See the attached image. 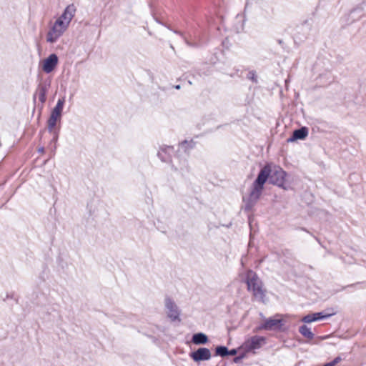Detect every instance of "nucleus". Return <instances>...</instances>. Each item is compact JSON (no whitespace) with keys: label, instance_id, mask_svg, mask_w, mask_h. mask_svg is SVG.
Listing matches in <instances>:
<instances>
[{"label":"nucleus","instance_id":"obj_20","mask_svg":"<svg viewBox=\"0 0 366 366\" xmlns=\"http://www.w3.org/2000/svg\"><path fill=\"white\" fill-rule=\"evenodd\" d=\"M172 147H165L164 148H162L161 150L158 152L159 157L163 162L167 161V159L164 157V154H166L168 151L172 150Z\"/></svg>","mask_w":366,"mask_h":366},{"label":"nucleus","instance_id":"obj_2","mask_svg":"<svg viewBox=\"0 0 366 366\" xmlns=\"http://www.w3.org/2000/svg\"><path fill=\"white\" fill-rule=\"evenodd\" d=\"M246 283L247 290L252 292L254 297L263 302L265 297V291L262 287V281L254 272L249 270L247 272Z\"/></svg>","mask_w":366,"mask_h":366},{"label":"nucleus","instance_id":"obj_17","mask_svg":"<svg viewBox=\"0 0 366 366\" xmlns=\"http://www.w3.org/2000/svg\"><path fill=\"white\" fill-rule=\"evenodd\" d=\"M195 143L193 140H184L179 144L180 148L184 152H187L191 149L194 148Z\"/></svg>","mask_w":366,"mask_h":366},{"label":"nucleus","instance_id":"obj_3","mask_svg":"<svg viewBox=\"0 0 366 366\" xmlns=\"http://www.w3.org/2000/svg\"><path fill=\"white\" fill-rule=\"evenodd\" d=\"M68 26L60 20H56L52 27L46 35V41L51 44L55 43L67 29Z\"/></svg>","mask_w":366,"mask_h":366},{"label":"nucleus","instance_id":"obj_18","mask_svg":"<svg viewBox=\"0 0 366 366\" xmlns=\"http://www.w3.org/2000/svg\"><path fill=\"white\" fill-rule=\"evenodd\" d=\"M362 15H363V13H362V9L356 8L350 11V13L349 14V17L350 18V19L352 21H356V20L359 19L360 18H361V16Z\"/></svg>","mask_w":366,"mask_h":366},{"label":"nucleus","instance_id":"obj_11","mask_svg":"<svg viewBox=\"0 0 366 366\" xmlns=\"http://www.w3.org/2000/svg\"><path fill=\"white\" fill-rule=\"evenodd\" d=\"M308 135V129L302 127L293 132L292 135L287 139V142H293L297 139H304Z\"/></svg>","mask_w":366,"mask_h":366},{"label":"nucleus","instance_id":"obj_7","mask_svg":"<svg viewBox=\"0 0 366 366\" xmlns=\"http://www.w3.org/2000/svg\"><path fill=\"white\" fill-rule=\"evenodd\" d=\"M282 325V320L280 319L268 318L264 322L259 326L258 330H272L280 328Z\"/></svg>","mask_w":366,"mask_h":366},{"label":"nucleus","instance_id":"obj_24","mask_svg":"<svg viewBox=\"0 0 366 366\" xmlns=\"http://www.w3.org/2000/svg\"><path fill=\"white\" fill-rule=\"evenodd\" d=\"M236 354H237L236 349H232V350H229L228 355H235Z\"/></svg>","mask_w":366,"mask_h":366},{"label":"nucleus","instance_id":"obj_30","mask_svg":"<svg viewBox=\"0 0 366 366\" xmlns=\"http://www.w3.org/2000/svg\"><path fill=\"white\" fill-rule=\"evenodd\" d=\"M175 89H180V85H176V86H175Z\"/></svg>","mask_w":366,"mask_h":366},{"label":"nucleus","instance_id":"obj_23","mask_svg":"<svg viewBox=\"0 0 366 366\" xmlns=\"http://www.w3.org/2000/svg\"><path fill=\"white\" fill-rule=\"evenodd\" d=\"M187 167V162L186 160H184L181 165L179 166V167H176V169H180V170H182L184 168H186Z\"/></svg>","mask_w":366,"mask_h":366},{"label":"nucleus","instance_id":"obj_8","mask_svg":"<svg viewBox=\"0 0 366 366\" xmlns=\"http://www.w3.org/2000/svg\"><path fill=\"white\" fill-rule=\"evenodd\" d=\"M58 64V57L55 54H50L44 59L43 64V70L49 74L51 72Z\"/></svg>","mask_w":366,"mask_h":366},{"label":"nucleus","instance_id":"obj_21","mask_svg":"<svg viewBox=\"0 0 366 366\" xmlns=\"http://www.w3.org/2000/svg\"><path fill=\"white\" fill-rule=\"evenodd\" d=\"M247 78L249 80H251L252 82L257 84V76L255 71H249L247 75Z\"/></svg>","mask_w":366,"mask_h":366},{"label":"nucleus","instance_id":"obj_28","mask_svg":"<svg viewBox=\"0 0 366 366\" xmlns=\"http://www.w3.org/2000/svg\"><path fill=\"white\" fill-rule=\"evenodd\" d=\"M57 138H58V135H57V134H55L54 137V141H56Z\"/></svg>","mask_w":366,"mask_h":366},{"label":"nucleus","instance_id":"obj_22","mask_svg":"<svg viewBox=\"0 0 366 366\" xmlns=\"http://www.w3.org/2000/svg\"><path fill=\"white\" fill-rule=\"evenodd\" d=\"M342 357L338 356V357H335L332 361H331V362L335 366L337 364H338L339 362H340L342 361Z\"/></svg>","mask_w":366,"mask_h":366},{"label":"nucleus","instance_id":"obj_9","mask_svg":"<svg viewBox=\"0 0 366 366\" xmlns=\"http://www.w3.org/2000/svg\"><path fill=\"white\" fill-rule=\"evenodd\" d=\"M51 86V82L49 81H44L42 83H40L38 85L37 91L39 95V100L41 102V104H44L46 100V94L49 91V88Z\"/></svg>","mask_w":366,"mask_h":366},{"label":"nucleus","instance_id":"obj_19","mask_svg":"<svg viewBox=\"0 0 366 366\" xmlns=\"http://www.w3.org/2000/svg\"><path fill=\"white\" fill-rule=\"evenodd\" d=\"M229 350L225 346H217L215 349V355L221 357L227 356Z\"/></svg>","mask_w":366,"mask_h":366},{"label":"nucleus","instance_id":"obj_16","mask_svg":"<svg viewBox=\"0 0 366 366\" xmlns=\"http://www.w3.org/2000/svg\"><path fill=\"white\" fill-rule=\"evenodd\" d=\"M65 103V97L59 98L57 101L56 106L52 109V112L61 115L64 105Z\"/></svg>","mask_w":366,"mask_h":366},{"label":"nucleus","instance_id":"obj_29","mask_svg":"<svg viewBox=\"0 0 366 366\" xmlns=\"http://www.w3.org/2000/svg\"><path fill=\"white\" fill-rule=\"evenodd\" d=\"M39 152H44V147H41L39 149Z\"/></svg>","mask_w":366,"mask_h":366},{"label":"nucleus","instance_id":"obj_27","mask_svg":"<svg viewBox=\"0 0 366 366\" xmlns=\"http://www.w3.org/2000/svg\"><path fill=\"white\" fill-rule=\"evenodd\" d=\"M323 366H334L331 362H327Z\"/></svg>","mask_w":366,"mask_h":366},{"label":"nucleus","instance_id":"obj_15","mask_svg":"<svg viewBox=\"0 0 366 366\" xmlns=\"http://www.w3.org/2000/svg\"><path fill=\"white\" fill-rule=\"evenodd\" d=\"M299 332L302 336L307 337L309 340H312L314 337V334L312 332L310 328H309L305 325L300 327Z\"/></svg>","mask_w":366,"mask_h":366},{"label":"nucleus","instance_id":"obj_6","mask_svg":"<svg viewBox=\"0 0 366 366\" xmlns=\"http://www.w3.org/2000/svg\"><path fill=\"white\" fill-rule=\"evenodd\" d=\"M190 357L194 362L207 361L210 360L212 355L208 348L199 347L189 354Z\"/></svg>","mask_w":366,"mask_h":366},{"label":"nucleus","instance_id":"obj_12","mask_svg":"<svg viewBox=\"0 0 366 366\" xmlns=\"http://www.w3.org/2000/svg\"><path fill=\"white\" fill-rule=\"evenodd\" d=\"M75 12H76L75 6L74 4L68 5L61 14V16L65 19V21L64 24H65L66 26H69L71 21L72 20L73 17L75 15Z\"/></svg>","mask_w":366,"mask_h":366},{"label":"nucleus","instance_id":"obj_13","mask_svg":"<svg viewBox=\"0 0 366 366\" xmlns=\"http://www.w3.org/2000/svg\"><path fill=\"white\" fill-rule=\"evenodd\" d=\"M192 342L194 345H204L208 342V337L202 332L195 333L192 335Z\"/></svg>","mask_w":366,"mask_h":366},{"label":"nucleus","instance_id":"obj_14","mask_svg":"<svg viewBox=\"0 0 366 366\" xmlns=\"http://www.w3.org/2000/svg\"><path fill=\"white\" fill-rule=\"evenodd\" d=\"M61 115L51 112L50 117L47 122L49 132H51L55 127L57 121L60 120Z\"/></svg>","mask_w":366,"mask_h":366},{"label":"nucleus","instance_id":"obj_10","mask_svg":"<svg viewBox=\"0 0 366 366\" xmlns=\"http://www.w3.org/2000/svg\"><path fill=\"white\" fill-rule=\"evenodd\" d=\"M332 314H325L323 312L309 314L302 319L305 323H311L317 320H321L330 317Z\"/></svg>","mask_w":366,"mask_h":366},{"label":"nucleus","instance_id":"obj_5","mask_svg":"<svg viewBox=\"0 0 366 366\" xmlns=\"http://www.w3.org/2000/svg\"><path fill=\"white\" fill-rule=\"evenodd\" d=\"M265 343V338L262 336L254 335L247 340L244 343V347L247 351L259 349Z\"/></svg>","mask_w":366,"mask_h":366},{"label":"nucleus","instance_id":"obj_1","mask_svg":"<svg viewBox=\"0 0 366 366\" xmlns=\"http://www.w3.org/2000/svg\"><path fill=\"white\" fill-rule=\"evenodd\" d=\"M286 172L280 167L272 169L269 164L264 165L259 171L257 179L252 185L249 196L243 197L244 210L249 211L259 199L264 189V184L269 180V183L283 187Z\"/></svg>","mask_w":366,"mask_h":366},{"label":"nucleus","instance_id":"obj_25","mask_svg":"<svg viewBox=\"0 0 366 366\" xmlns=\"http://www.w3.org/2000/svg\"><path fill=\"white\" fill-rule=\"evenodd\" d=\"M241 359H242V357H234V362L235 363H237V362H239L240 361V360H241Z\"/></svg>","mask_w":366,"mask_h":366},{"label":"nucleus","instance_id":"obj_4","mask_svg":"<svg viewBox=\"0 0 366 366\" xmlns=\"http://www.w3.org/2000/svg\"><path fill=\"white\" fill-rule=\"evenodd\" d=\"M164 306L167 310V317L172 321L180 320V310L174 301L169 297L164 299Z\"/></svg>","mask_w":366,"mask_h":366},{"label":"nucleus","instance_id":"obj_26","mask_svg":"<svg viewBox=\"0 0 366 366\" xmlns=\"http://www.w3.org/2000/svg\"><path fill=\"white\" fill-rule=\"evenodd\" d=\"M56 20H60L63 23H64L65 21V19L61 15Z\"/></svg>","mask_w":366,"mask_h":366}]
</instances>
